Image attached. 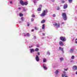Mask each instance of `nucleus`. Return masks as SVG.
Returning a JSON list of instances; mask_svg holds the SVG:
<instances>
[{
	"instance_id": "de8ad7c7",
	"label": "nucleus",
	"mask_w": 77,
	"mask_h": 77,
	"mask_svg": "<svg viewBox=\"0 0 77 77\" xmlns=\"http://www.w3.org/2000/svg\"><path fill=\"white\" fill-rule=\"evenodd\" d=\"M33 47V46L32 45V46H31V47L29 46V48H31V47Z\"/></svg>"
},
{
	"instance_id": "f3484780",
	"label": "nucleus",
	"mask_w": 77,
	"mask_h": 77,
	"mask_svg": "<svg viewBox=\"0 0 77 77\" xmlns=\"http://www.w3.org/2000/svg\"><path fill=\"white\" fill-rule=\"evenodd\" d=\"M45 29V25L43 24L42 25V29Z\"/></svg>"
},
{
	"instance_id": "4c0bfd02",
	"label": "nucleus",
	"mask_w": 77,
	"mask_h": 77,
	"mask_svg": "<svg viewBox=\"0 0 77 77\" xmlns=\"http://www.w3.org/2000/svg\"><path fill=\"white\" fill-rule=\"evenodd\" d=\"M61 2V3H65V1H62Z\"/></svg>"
},
{
	"instance_id": "864d4df0",
	"label": "nucleus",
	"mask_w": 77,
	"mask_h": 77,
	"mask_svg": "<svg viewBox=\"0 0 77 77\" xmlns=\"http://www.w3.org/2000/svg\"><path fill=\"white\" fill-rule=\"evenodd\" d=\"M76 74H77V71L76 72Z\"/></svg>"
},
{
	"instance_id": "6ab92c4d",
	"label": "nucleus",
	"mask_w": 77,
	"mask_h": 77,
	"mask_svg": "<svg viewBox=\"0 0 77 77\" xmlns=\"http://www.w3.org/2000/svg\"><path fill=\"white\" fill-rule=\"evenodd\" d=\"M45 21V20H42L41 22V23H44Z\"/></svg>"
},
{
	"instance_id": "37998d69",
	"label": "nucleus",
	"mask_w": 77,
	"mask_h": 77,
	"mask_svg": "<svg viewBox=\"0 0 77 77\" xmlns=\"http://www.w3.org/2000/svg\"><path fill=\"white\" fill-rule=\"evenodd\" d=\"M37 54H38V55H39V54H40V53H39V52H38Z\"/></svg>"
},
{
	"instance_id": "b1692460",
	"label": "nucleus",
	"mask_w": 77,
	"mask_h": 77,
	"mask_svg": "<svg viewBox=\"0 0 77 77\" xmlns=\"http://www.w3.org/2000/svg\"><path fill=\"white\" fill-rule=\"evenodd\" d=\"M35 30H38V28L36 27H35Z\"/></svg>"
},
{
	"instance_id": "c85d7f7f",
	"label": "nucleus",
	"mask_w": 77,
	"mask_h": 77,
	"mask_svg": "<svg viewBox=\"0 0 77 77\" xmlns=\"http://www.w3.org/2000/svg\"><path fill=\"white\" fill-rule=\"evenodd\" d=\"M33 38L34 39H36V36H34Z\"/></svg>"
},
{
	"instance_id": "1a4fd4ad",
	"label": "nucleus",
	"mask_w": 77,
	"mask_h": 77,
	"mask_svg": "<svg viewBox=\"0 0 77 77\" xmlns=\"http://www.w3.org/2000/svg\"><path fill=\"white\" fill-rule=\"evenodd\" d=\"M43 66L44 69H47V66H46V65H45V64H44L43 65Z\"/></svg>"
},
{
	"instance_id": "c9c22d12",
	"label": "nucleus",
	"mask_w": 77,
	"mask_h": 77,
	"mask_svg": "<svg viewBox=\"0 0 77 77\" xmlns=\"http://www.w3.org/2000/svg\"><path fill=\"white\" fill-rule=\"evenodd\" d=\"M69 3H71L72 2V0H69Z\"/></svg>"
},
{
	"instance_id": "dca6fc26",
	"label": "nucleus",
	"mask_w": 77,
	"mask_h": 77,
	"mask_svg": "<svg viewBox=\"0 0 77 77\" xmlns=\"http://www.w3.org/2000/svg\"><path fill=\"white\" fill-rule=\"evenodd\" d=\"M73 51H74V49H71L70 50V53H73Z\"/></svg>"
},
{
	"instance_id": "473e14b6",
	"label": "nucleus",
	"mask_w": 77,
	"mask_h": 77,
	"mask_svg": "<svg viewBox=\"0 0 77 77\" xmlns=\"http://www.w3.org/2000/svg\"><path fill=\"white\" fill-rule=\"evenodd\" d=\"M27 26H29L30 25V23H27Z\"/></svg>"
},
{
	"instance_id": "6e6552de",
	"label": "nucleus",
	"mask_w": 77,
	"mask_h": 77,
	"mask_svg": "<svg viewBox=\"0 0 77 77\" xmlns=\"http://www.w3.org/2000/svg\"><path fill=\"white\" fill-rule=\"evenodd\" d=\"M68 8V5L67 4H65L63 6V8L65 9Z\"/></svg>"
},
{
	"instance_id": "39448f33",
	"label": "nucleus",
	"mask_w": 77,
	"mask_h": 77,
	"mask_svg": "<svg viewBox=\"0 0 77 77\" xmlns=\"http://www.w3.org/2000/svg\"><path fill=\"white\" fill-rule=\"evenodd\" d=\"M62 77H69L67 76V75L66 73H64V74H62Z\"/></svg>"
},
{
	"instance_id": "5701e85b",
	"label": "nucleus",
	"mask_w": 77,
	"mask_h": 77,
	"mask_svg": "<svg viewBox=\"0 0 77 77\" xmlns=\"http://www.w3.org/2000/svg\"><path fill=\"white\" fill-rule=\"evenodd\" d=\"M43 60V62H46V59L45 58H44Z\"/></svg>"
},
{
	"instance_id": "423d86ee",
	"label": "nucleus",
	"mask_w": 77,
	"mask_h": 77,
	"mask_svg": "<svg viewBox=\"0 0 77 77\" xmlns=\"http://www.w3.org/2000/svg\"><path fill=\"white\" fill-rule=\"evenodd\" d=\"M35 59L37 62H39V57L38 55H36L35 57Z\"/></svg>"
},
{
	"instance_id": "7ed1b4c3",
	"label": "nucleus",
	"mask_w": 77,
	"mask_h": 77,
	"mask_svg": "<svg viewBox=\"0 0 77 77\" xmlns=\"http://www.w3.org/2000/svg\"><path fill=\"white\" fill-rule=\"evenodd\" d=\"M53 25L54 26H57V28H58L60 27V24L59 23H58V24H57V23L56 22H54L53 23Z\"/></svg>"
},
{
	"instance_id": "f704fd0d",
	"label": "nucleus",
	"mask_w": 77,
	"mask_h": 77,
	"mask_svg": "<svg viewBox=\"0 0 77 77\" xmlns=\"http://www.w3.org/2000/svg\"><path fill=\"white\" fill-rule=\"evenodd\" d=\"M31 21H33L34 20V19L32 18L31 19Z\"/></svg>"
},
{
	"instance_id": "9b49d317",
	"label": "nucleus",
	"mask_w": 77,
	"mask_h": 77,
	"mask_svg": "<svg viewBox=\"0 0 77 77\" xmlns=\"http://www.w3.org/2000/svg\"><path fill=\"white\" fill-rule=\"evenodd\" d=\"M34 51H35V50L33 49H30V53H33V52H34Z\"/></svg>"
},
{
	"instance_id": "f8f14e48",
	"label": "nucleus",
	"mask_w": 77,
	"mask_h": 77,
	"mask_svg": "<svg viewBox=\"0 0 77 77\" xmlns=\"http://www.w3.org/2000/svg\"><path fill=\"white\" fill-rule=\"evenodd\" d=\"M20 3L21 5H23V6H24V3L23 2V1H20Z\"/></svg>"
},
{
	"instance_id": "e433bc0d",
	"label": "nucleus",
	"mask_w": 77,
	"mask_h": 77,
	"mask_svg": "<svg viewBox=\"0 0 77 77\" xmlns=\"http://www.w3.org/2000/svg\"><path fill=\"white\" fill-rule=\"evenodd\" d=\"M32 17H35V16L34 14H32Z\"/></svg>"
},
{
	"instance_id": "58836bf2",
	"label": "nucleus",
	"mask_w": 77,
	"mask_h": 77,
	"mask_svg": "<svg viewBox=\"0 0 77 77\" xmlns=\"http://www.w3.org/2000/svg\"><path fill=\"white\" fill-rule=\"evenodd\" d=\"M60 9V8L59 7H57V10H59Z\"/></svg>"
},
{
	"instance_id": "393cba45",
	"label": "nucleus",
	"mask_w": 77,
	"mask_h": 77,
	"mask_svg": "<svg viewBox=\"0 0 77 77\" xmlns=\"http://www.w3.org/2000/svg\"><path fill=\"white\" fill-rule=\"evenodd\" d=\"M35 51H39V49H38V48H36L35 49Z\"/></svg>"
},
{
	"instance_id": "9d476101",
	"label": "nucleus",
	"mask_w": 77,
	"mask_h": 77,
	"mask_svg": "<svg viewBox=\"0 0 77 77\" xmlns=\"http://www.w3.org/2000/svg\"><path fill=\"white\" fill-rule=\"evenodd\" d=\"M24 36H28V37L30 36V34H29L28 33L25 34H24Z\"/></svg>"
},
{
	"instance_id": "2f4dec72",
	"label": "nucleus",
	"mask_w": 77,
	"mask_h": 77,
	"mask_svg": "<svg viewBox=\"0 0 77 77\" xmlns=\"http://www.w3.org/2000/svg\"><path fill=\"white\" fill-rule=\"evenodd\" d=\"M39 7L40 8H42V5H39Z\"/></svg>"
},
{
	"instance_id": "2eb2a0df",
	"label": "nucleus",
	"mask_w": 77,
	"mask_h": 77,
	"mask_svg": "<svg viewBox=\"0 0 77 77\" xmlns=\"http://www.w3.org/2000/svg\"><path fill=\"white\" fill-rule=\"evenodd\" d=\"M59 48L60 50H61V51H63V48H61V47H60Z\"/></svg>"
},
{
	"instance_id": "4468645a",
	"label": "nucleus",
	"mask_w": 77,
	"mask_h": 77,
	"mask_svg": "<svg viewBox=\"0 0 77 77\" xmlns=\"http://www.w3.org/2000/svg\"><path fill=\"white\" fill-rule=\"evenodd\" d=\"M59 69H57L55 71V73L56 74H57L59 73Z\"/></svg>"
},
{
	"instance_id": "79ce46f5",
	"label": "nucleus",
	"mask_w": 77,
	"mask_h": 77,
	"mask_svg": "<svg viewBox=\"0 0 77 77\" xmlns=\"http://www.w3.org/2000/svg\"><path fill=\"white\" fill-rule=\"evenodd\" d=\"M34 30H34V29H32V32H34Z\"/></svg>"
},
{
	"instance_id": "0eeeda50",
	"label": "nucleus",
	"mask_w": 77,
	"mask_h": 77,
	"mask_svg": "<svg viewBox=\"0 0 77 77\" xmlns=\"http://www.w3.org/2000/svg\"><path fill=\"white\" fill-rule=\"evenodd\" d=\"M72 69L73 70H77V67L75 66H74L73 67Z\"/></svg>"
},
{
	"instance_id": "a878e982",
	"label": "nucleus",
	"mask_w": 77,
	"mask_h": 77,
	"mask_svg": "<svg viewBox=\"0 0 77 77\" xmlns=\"http://www.w3.org/2000/svg\"><path fill=\"white\" fill-rule=\"evenodd\" d=\"M20 17H23V14L21 13H20Z\"/></svg>"
},
{
	"instance_id": "412c9836",
	"label": "nucleus",
	"mask_w": 77,
	"mask_h": 77,
	"mask_svg": "<svg viewBox=\"0 0 77 77\" xmlns=\"http://www.w3.org/2000/svg\"><path fill=\"white\" fill-rule=\"evenodd\" d=\"M24 18L23 17H21V21H24Z\"/></svg>"
},
{
	"instance_id": "cd10ccee",
	"label": "nucleus",
	"mask_w": 77,
	"mask_h": 77,
	"mask_svg": "<svg viewBox=\"0 0 77 77\" xmlns=\"http://www.w3.org/2000/svg\"><path fill=\"white\" fill-rule=\"evenodd\" d=\"M47 54H48L49 55H50V53L49 52H47Z\"/></svg>"
},
{
	"instance_id": "7c9ffc66",
	"label": "nucleus",
	"mask_w": 77,
	"mask_h": 77,
	"mask_svg": "<svg viewBox=\"0 0 77 77\" xmlns=\"http://www.w3.org/2000/svg\"><path fill=\"white\" fill-rule=\"evenodd\" d=\"M56 17V14H54L53 15V17Z\"/></svg>"
},
{
	"instance_id": "bb28decb",
	"label": "nucleus",
	"mask_w": 77,
	"mask_h": 77,
	"mask_svg": "<svg viewBox=\"0 0 77 77\" xmlns=\"http://www.w3.org/2000/svg\"><path fill=\"white\" fill-rule=\"evenodd\" d=\"M23 8V11H27V10H26V9L25 8Z\"/></svg>"
},
{
	"instance_id": "ea45409f",
	"label": "nucleus",
	"mask_w": 77,
	"mask_h": 77,
	"mask_svg": "<svg viewBox=\"0 0 77 77\" xmlns=\"http://www.w3.org/2000/svg\"><path fill=\"white\" fill-rule=\"evenodd\" d=\"M36 46L37 47H39V45H37Z\"/></svg>"
},
{
	"instance_id": "5fc2aeb1",
	"label": "nucleus",
	"mask_w": 77,
	"mask_h": 77,
	"mask_svg": "<svg viewBox=\"0 0 77 77\" xmlns=\"http://www.w3.org/2000/svg\"><path fill=\"white\" fill-rule=\"evenodd\" d=\"M20 23H21V21H20Z\"/></svg>"
},
{
	"instance_id": "f257e3e1",
	"label": "nucleus",
	"mask_w": 77,
	"mask_h": 77,
	"mask_svg": "<svg viewBox=\"0 0 77 77\" xmlns=\"http://www.w3.org/2000/svg\"><path fill=\"white\" fill-rule=\"evenodd\" d=\"M47 10H44L42 14H41V16L42 17H45V16L47 15Z\"/></svg>"
},
{
	"instance_id": "a18cd8bd",
	"label": "nucleus",
	"mask_w": 77,
	"mask_h": 77,
	"mask_svg": "<svg viewBox=\"0 0 77 77\" xmlns=\"http://www.w3.org/2000/svg\"><path fill=\"white\" fill-rule=\"evenodd\" d=\"M64 71H67V69H64Z\"/></svg>"
},
{
	"instance_id": "a211bd4d",
	"label": "nucleus",
	"mask_w": 77,
	"mask_h": 77,
	"mask_svg": "<svg viewBox=\"0 0 77 77\" xmlns=\"http://www.w3.org/2000/svg\"><path fill=\"white\" fill-rule=\"evenodd\" d=\"M24 5H28V2H25Z\"/></svg>"
},
{
	"instance_id": "20e7f679",
	"label": "nucleus",
	"mask_w": 77,
	"mask_h": 77,
	"mask_svg": "<svg viewBox=\"0 0 77 77\" xmlns=\"http://www.w3.org/2000/svg\"><path fill=\"white\" fill-rule=\"evenodd\" d=\"M60 39L61 41H63V42H64V41H66V38L65 37H60Z\"/></svg>"
},
{
	"instance_id": "09e8293b",
	"label": "nucleus",
	"mask_w": 77,
	"mask_h": 77,
	"mask_svg": "<svg viewBox=\"0 0 77 77\" xmlns=\"http://www.w3.org/2000/svg\"><path fill=\"white\" fill-rule=\"evenodd\" d=\"M44 39V37H43L42 38V39Z\"/></svg>"
},
{
	"instance_id": "f03ea898",
	"label": "nucleus",
	"mask_w": 77,
	"mask_h": 77,
	"mask_svg": "<svg viewBox=\"0 0 77 77\" xmlns=\"http://www.w3.org/2000/svg\"><path fill=\"white\" fill-rule=\"evenodd\" d=\"M63 17V19H64V20H66V13H64L62 14Z\"/></svg>"
},
{
	"instance_id": "3c124183",
	"label": "nucleus",
	"mask_w": 77,
	"mask_h": 77,
	"mask_svg": "<svg viewBox=\"0 0 77 77\" xmlns=\"http://www.w3.org/2000/svg\"><path fill=\"white\" fill-rule=\"evenodd\" d=\"M19 9H21V8H19Z\"/></svg>"
},
{
	"instance_id": "ddd939ff",
	"label": "nucleus",
	"mask_w": 77,
	"mask_h": 77,
	"mask_svg": "<svg viewBox=\"0 0 77 77\" xmlns=\"http://www.w3.org/2000/svg\"><path fill=\"white\" fill-rule=\"evenodd\" d=\"M59 45L61 46L63 45V44L62 42L60 41L59 42Z\"/></svg>"
},
{
	"instance_id": "72a5a7b5",
	"label": "nucleus",
	"mask_w": 77,
	"mask_h": 77,
	"mask_svg": "<svg viewBox=\"0 0 77 77\" xmlns=\"http://www.w3.org/2000/svg\"><path fill=\"white\" fill-rule=\"evenodd\" d=\"M75 43H76V44L77 43V38L75 39Z\"/></svg>"
},
{
	"instance_id": "aec40b11",
	"label": "nucleus",
	"mask_w": 77,
	"mask_h": 77,
	"mask_svg": "<svg viewBox=\"0 0 77 77\" xmlns=\"http://www.w3.org/2000/svg\"><path fill=\"white\" fill-rule=\"evenodd\" d=\"M38 11H41V8H39L37 9Z\"/></svg>"
},
{
	"instance_id": "8fccbe9b",
	"label": "nucleus",
	"mask_w": 77,
	"mask_h": 77,
	"mask_svg": "<svg viewBox=\"0 0 77 77\" xmlns=\"http://www.w3.org/2000/svg\"><path fill=\"white\" fill-rule=\"evenodd\" d=\"M52 0V2H54V0Z\"/></svg>"
},
{
	"instance_id": "c756f323",
	"label": "nucleus",
	"mask_w": 77,
	"mask_h": 77,
	"mask_svg": "<svg viewBox=\"0 0 77 77\" xmlns=\"http://www.w3.org/2000/svg\"><path fill=\"white\" fill-rule=\"evenodd\" d=\"M71 58L72 59H74V56H72L71 57Z\"/></svg>"
},
{
	"instance_id": "4be33fe9",
	"label": "nucleus",
	"mask_w": 77,
	"mask_h": 77,
	"mask_svg": "<svg viewBox=\"0 0 77 77\" xmlns=\"http://www.w3.org/2000/svg\"><path fill=\"white\" fill-rule=\"evenodd\" d=\"M60 61H62V60H63V58L62 57H61L60 58Z\"/></svg>"
},
{
	"instance_id": "c03bdc74",
	"label": "nucleus",
	"mask_w": 77,
	"mask_h": 77,
	"mask_svg": "<svg viewBox=\"0 0 77 77\" xmlns=\"http://www.w3.org/2000/svg\"><path fill=\"white\" fill-rule=\"evenodd\" d=\"M64 23H65L64 22H63L62 23V24H64Z\"/></svg>"
},
{
	"instance_id": "49530a36",
	"label": "nucleus",
	"mask_w": 77,
	"mask_h": 77,
	"mask_svg": "<svg viewBox=\"0 0 77 77\" xmlns=\"http://www.w3.org/2000/svg\"><path fill=\"white\" fill-rule=\"evenodd\" d=\"M42 35H44V36H45V34L44 33H43Z\"/></svg>"
},
{
	"instance_id": "603ef678",
	"label": "nucleus",
	"mask_w": 77,
	"mask_h": 77,
	"mask_svg": "<svg viewBox=\"0 0 77 77\" xmlns=\"http://www.w3.org/2000/svg\"><path fill=\"white\" fill-rule=\"evenodd\" d=\"M71 62H73V61H72V60L71 61Z\"/></svg>"
},
{
	"instance_id": "a19ab883",
	"label": "nucleus",
	"mask_w": 77,
	"mask_h": 77,
	"mask_svg": "<svg viewBox=\"0 0 77 77\" xmlns=\"http://www.w3.org/2000/svg\"><path fill=\"white\" fill-rule=\"evenodd\" d=\"M10 3H11V4H12V1H11L10 2Z\"/></svg>"
}]
</instances>
